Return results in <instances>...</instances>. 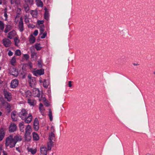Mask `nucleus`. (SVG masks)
I'll return each instance as SVG.
<instances>
[{"label":"nucleus","instance_id":"nucleus-35","mask_svg":"<svg viewBox=\"0 0 155 155\" xmlns=\"http://www.w3.org/2000/svg\"><path fill=\"white\" fill-rule=\"evenodd\" d=\"M24 8L26 12H27L29 10V7L28 4H25L24 6Z\"/></svg>","mask_w":155,"mask_h":155},{"label":"nucleus","instance_id":"nucleus-59","mask_svg":"<svg viewBox=\"0 0 155 155\" xmlns=\"http://www.w3.org/2000/svg\"><path fill=\"white\" fill-rule=\"evenodd\" d=\"M38 92L36 95V96L38 97H40V94L39 92V91L38 90Z\"/></svg>","mask_w":155,"mask_h":155},{"label":"nucleus","instance_id":"nucleus-60","mask_svg":"<svg viewBox=\"0 0 155 155\" xmlns=\"http://www.w3.org/2000/svg\"><path fill=\"white\" fill-rule=\"evenodd\" d=\"M34 27H35V26L33 24H31V25H29L28 26V27L29 28H33Z\"/></svg>","mask_w":155,"mask_h":155},{"label":"nucleus","instance_id":"nucleus-12","mask_svg":"<svg viewBox=\"0 0 155 155\" xmlns=\"http://www.w3.org/2000/svg\"><path fill=\"white\" fill-rule=\"evenodd\" d=\"M10 74L15 77H17L18 75V71L15 68H12L10 71Z\"/></svg>","mask_w":155,"mask_h":155},{"label":"nucleus","instance_id":"nucleus-31","mask_svg":"<svg viewBox=\"0 0 155 155\" xmlns=\"http://www.w3.org/2000/svg\"><path fill=\"white\" fill-rule=\"evenodd\" d=\"M53 142H49L48 143V150H51L53 146Z\"/></svg>","mask_w":155,"mask_h":155},{"label":"nucleus","instance_id":"nucleus-32","mask_svg":"<svg viewBox=\"0 0 155 155\" xmlns=\"http://www.w3.org/2000/svg\"><path fill=\"white\" fill-rule=\"evenodd\" d=\"M5 28V24L3 21L0 20V29L3 31Z\"/></svg>","mask_w":155,"mask_h":155},{"label":"nucleus","instance_id":"nucleus-41","mask_svg":"<svg viewBox=\"0 0 155 155\" xmlns=\"http://www.w3.org/2000/svg\"><path fill=\"white\" fill-rule=\"evenodd\" d=\"M25 2L26 3H28L31 5L33 4V0H25Z\"/></svg>","mask_w":155,"mask_h":155},{"label":"nucleus","instance_id":"nucleus-46","mask_svg":"<svg viewBox=\"0 0 155 155\" xmlns=\"http://www.w3.org/2000/svg\"><path fill=\"white\" fill-rule=\"evenodd\" d=\"M44 23L43 20H38L37 21V23L38 25L43 24Z\"/></svg>","mask_w":155,"mask_h":155},{"label":"nucleus","instance_id":"nucleus-23","mask_svg":"<svg viewBox=\"0 0 155 155\" xmlns=\"http://www.w3.org/2000/svg\"><path fill=\"white\" fill-rule=\"evenodd\" d=\"M14 31H12L10 32L8 34V37L10 39L12 38L15 35Z\"/></svg>","mask_w":155,"mask_h":155},{"label":"nucleus","instance_id":"nucleus-34","mask_svg":"<svg viewBox=\"0 0 155 155\" xmlns=\"http://www.w3.org/2000/svg\"><path fill=\"white\" fill-rule=\"evenodd\" d=\"M45 26L44 25H41L40 28V34H42L44 31Z\"/></svg>","mask_w":155,"mask_h":155},{"label":"nucleus","instance_id":"nucleus-25","mask_svg":"<svg viewBox=\"0 0 155 155\" xmlns=\"http://www.w3.org/2000/svg\"><path fill=\"white\" fill-rule=\"evenodd\" d=\"M11 26L10 25H6V27L4 31L5 33H7L11 29Z\"/></svg>","mask_w":155,"mask_h":155},{"label":"nucleus","instance_id":"nucleus-43","mask_svg":"<svg viewBox=\"0 0 155 155\" xmlns=\"http://www.w3.org/2000/svg\"><path fill=\"white\" fill-rule=\"evenodd\" d=\"M21 9L20 8H17L16 14L18 15H21Z\"/></svg>","mask_w":155,"mask_h":155},{"label":"nucleus","instance_id":"nucleus-21","mask_svg":"<svg viewBox=\"0 0 155 155\" xmlns=\"http://www.w3.org/2000/svg\"><path fill=\"white\" fill-rule=\"evenodd\" d=\"M35 37L32 35H31L29 39V41L30 44H32L35 43Z\"/></svg>","mask_w":155,"mask_h":155},{"label":"nucleus","instance_id":"nucleus-20","mask_svg":"<svg viewBox=\"0 0 155 155\" xmlns=\"http://www.w3.org/2000/svg\"><path fill=\"white\" fill-rule=\"evenodd\" d=\"M54 134L51 132L49 135L48 139L49 140V142H53L52 140H54Z\"/></svg>","mask_w":155,"mask_h":155},{"label":"nucleus","instance_id":"nucleus-15","mask_svg":"<svg viewBox=\"0 0 155 155\" xmlns=\"http://www.w3.org/2000/svg\"><path fill=\"white\" fill-rule=\"evenodd\" d=\"M16 112L13 111L11 113V118L13 121H16L17 120V118L16 117Z\"/></svg>","mask_w":155,"mask_h":155},{"label":"nucleus","instance_id":"nucleus-55","mask_svg":"<svg viewBox=\"0 0 155 155\" xmlns=\"http://www.w3.org/2000/svg\"><path fill=\"white\" fill-rule=\"evenodd\" d=\"M22 68L23 71H24L25 72H26V68L24 65L22 66Z\"/></svg>","mask_w":155,"mask_h":155},{"label":"nucleus","instance_id":"nucleus-58","mask_svg":"<svg viewBox=\"0 0 155 155\" xmlns=\"http://www.w3.org/2000/svg\"><path fill=\"white\" fill-rule=\"evenodd\" d=\"M1 101V103H2V105H4V104H5V103H6V102H7L5 101L4 99L2 100Z\"/></svg>","mask_w":155,"mask_h":155},{"label":"nucleus","instance_id":"nucleus-28","mask_svg":"<svg viewBox=\"0 0 155 155\" xmlns=\"http://www.w3.org/2000/svg\"><path fill=\"white\" fill-rule=\"evenodd\" d=\"M31 129V127L29 125H27L25 129V132L28 133H31L30 130Z\"/></svg>","mask_w":155,"mask_h":155},{"label":"nucleus","instance_id":"nucleus-48","mask_svg":"<svg viewBox=\"0 0 155 155\" xmlns=\"http://www.w3.org/2000/svg\"><path fill=\"white\" fill-rule=\"evenodd\" d=\"M45 105L46 107H48L49 106V104L48 103V102L47 100L45 101Z\"/></svg>","mask_w":155,"mask_h":155},{"label":"nucleus","instance_id":"nucleus-63","mask_svg":"<svg viewBox=\"0 0 155 155\" xmlns=\"http://www.w3.org/2000/svg\"><path fill=\"white\" fill-rule=\"evenodd\" d=\"M20 15H18V14H16V16L15 17V18H17L19 17Z\"/></svg>","mask_w":155,"mask_h":155},{"label":"nucleus","instance_id":"nucleus-8","mask_svg":"<svg viewBox=\"0 0 155 155\" xmlns=\"http://www.w3.org/2000/svg\"><path fill=\"white\" fill-rule=\"evenodd\" d=\"M39 121L37 118H35L33 122V128L35 130L38 131L39 129Z\"/></svg>","mask_w":155,"mask_h":155},{"label":"nucleus","instance_id":"nucleus-45","mask_svg":"<svg viewBox=\"0 0 155 155\" xmlns=\"http://www.w3.org/2000/svg\"><path fill=\"white\" fill-rule=\"evenodd\" d=\"M30 151L32 154H34L36 153L37 150L36 149H31L30 150Z\"/></svg>","mask_w":155,"mask_h":155},{"label":"nucleus","instance_id":"nucleus-47","mask_svg":"<svg viewBox=\"0 0 155 155\" xmlns=\"http://www.w3.org/2000/svg\"><path fill=\"white\" fill-rule=\"evenodd\" d=\"M38 31L37 30H35L34 31L33 33L34 35L35 36L37 35H38Z\"/></svg>","mask_w":155,"mask_h":155},{"label":"nucleus","instance_id":"nucleus-36","mask_svg":"<svg viewBox=\"0 0 155 155\" xmlns=\"http://www.w3.org/2000/svg\"><path fill=\"white\" fill-rule=\"evenodd\" d=\"M14 41L15 42V46L18 45V44L19 43L20 41L18 38L16 37L14 39Z\"/></svg>","mask_w":155,"mask_h":155},{"label":"nucleus","instance_id":"nucleus-57","mask_svg":"<svg viewBox=\"0 0 155 155\" xmlns=\"http://www.w3.org/2000/svg\"><path fill=\"white\" fill-rule=\"evenodd\" d=\"M25 21L26 23H27L29 21V20L28 18H27L26 16H25Z\"/></svg>","mask_w":155,"mask_h":155},{"label":"nucleus","instance_id":"nucleus-56","mask_svg":"<svg viewBox=\"0 0 155 155\" xmlns=\"http://www.w3.org/2000/svg\"><path fill=\"white\" fill-rule=\"evenodd\" d=\"M71 83L72 81H70L68 82V86L70 87H71L72 86Z\"/></svg>","mask_w":155,"mask_h":155},{"label":"nucleus","instance_id":"nucleus-33","mask_svg":"<svg viewBox=\"0 0 155 155\" xmlns=\"http://www.w3.org/2000/svg\"><path fill=\"white\" fill-rule=\"evenodd\" d=\"M27 102L31 106L34 105V102L33 100H32L29 98L28 99Z\"/></svg>","mask_w":155,"mask_h":155},{"label":"nucleus","instance_id":"nucleus-40","mask_svg":"<svg viewBox=\"0 0 155 155\" xmlns=\"http://www.w3.org/2000/svg\"><path fill=\"white\" fill-rule=\"evenodd\" d=\"M21 54V52L20 50L17 49L15 52V54L16 56H20Z\"/></svg>","mask_w":155,"mask_h":155},{"label":"nucleus","instance_id":"nucleus-37","mask_svg":"<svg viewBox=\"0 0 155 155\" xmlns=\"http://www.w3.org/2000/svg\"><path fill=\"white\" fill-rule=\"evenodd\" d=\"M48 116L49 117L50 120L51 121L53 120L52 114L51 109H49Z\"/></svg>","mask_w":155,"mask_h":155},{"label":"nucleus","instance_id":"nucleus-26","mask_svg":"<svg viewBox=\"0 0 155 155\" xmlns=\"http://www.w3.org/2000/svg\"><path fill=\"white\" fill-rule=\"evenodd\" d=\"M31 14L33 17L36 18L38 15V12L36 11L32 10L31 12Z\"/></svg>","mask_w":155,"mask_h":155},{"label":"nucleus","instance_id":"nucleus-30","mask_svg":"<svg viewBox=\"0 0 155 155\" xmlns=\"http://www.w3.org/2000/svg\"><path fill=\"white\" fill-rule=\"evenodd\" d=\"M6 108H7V111L8 113H9L11 111V107L10 104L8 102H6Z\"/></svg>","mask_w":155,"mask_h":155},{"label":"nucleus","instance_id":"nucleus-52","mask_svg":"<svg viewBox=\"0 0 155 155\" xmlns=\"http://www.w3.org/2000/svg\"><path fill=\"white\" fill-rule=\"evenodd\" d=\"M8 55L9 56H12L13 54V53L11 51H9L8 53Z\"/></svg>","mask_w":155,"mask_h":155},{"label":"nucleus","instance_id":"nucleus-42","mask_svg":"<svg viewBox=\"0 0 155 155\" xmlns=\"http://www.w3.org/2000/svg\"><path fill=\"white\" fill-rule=\"evenodd\" d=\"M23 57L25 58L26 61L28 60L29 58V56L28 54H25L23 55Z\"/></svg>","mask_w":155,"mask_h":155},{"label":"nucleus","instance_id":"nucleus-61","mask_svg":"<svg viewBox=\"0 0 155 155\" xmlns=\"http://www.w3.org/2000/svg\"><path fill=\"white\" fill-rule=\"evenodd\" d=\"M16 150L18 151L19 152V153H20L21 152V150H20V149H19V147H16Z\"/></svg>","mask_w":155,"mask_h":155},{"label":"nucleus","instance_id":"nucleus-9","mask_svg":"<svg viewBox=\"0 0 155 155\" xmlns=\"http://www.w3.org/2000/svg\"><path fill=\"white\" fill-rule=\"evenodd\" d=\"M2 41L3 44L5 47H8L11 45V41L8 39L5 38L3 39Z\"/></svg>","mask_w":155,"mask_h":155},{"label":"nucleus","instance_id":"nucleus-7","mask_svg":"<svg viewBox=\"0 0 155 155\" xmlns=\"http://www.w3.org/2000/svg\"><path fill=\"white\" fill-rule=\"evenodd\" d=\"M18 81L17 79L12 80L11 83V87L12 88H15L18 84Z\"/></svg>","mask_w":155,"mask_h":155},{"label":"nucleus","instance_id":"nucleus-16","mask_svg":"<svg viewBox=\"0 0 155 155\" xmlns=\"http://www.w3.org/2000/svg\"><path fill=\"white\" fill-rule=\"evenodd\" d=\"M24 122H22L19 124V128L20 131L22 132H23L24 131Z\"/></svg>","mask_w":155,"mask_h":155},{"label":"nucleus","instance_id":"nucleus-50","mask_svg":"<svg viewBox=\"0 0 155 155\" xmlns=\"http://www.w3.org/2000/svg\"><path fill=\"white\" fill-rule=\"evenodd\" d=\"M38 64L40 68H41L42 67V63L40 61H38Z\"/></svg>","mask_w":155,"mask_h":155},{"label":"nucleus","instance_id":"nucleus-19","mask_svg":"<svg viewBox=\"0 0 155 155\" xmlns=\"http://www.w3.org/2000/svg\"><path fill=\"white\" fill-rule=\"evenodd\" d=\"M5 133L3 129L2 128L0 131V141H2L5 136Z\"/></svg>","mask_w":155,"mask_h":155},{"label":"nucleus","instance_id":"nucleus-27","mask_svg":"<svg viewBox=\"0 0 155 155\" xmlns=\"http://www.w3.org/2000/svg\"><path fill=\"white\" fill-rule=\"evenodd\" d=\"M35 48L37 51L40 50L42 48L40 43H36L35 44Z\"/></svg>","mask_w":155,"mask_h":155},{"label":"nucleus","instance_id":"nucleus-6","mask_svg":"<svg viewBox=\"0 0 155 155\" xmlns=\"http://www.w3.org/2000/svg\"><path fill=\"white\" fill-rule=\"evenodd\" d=\"M3 93L5 98L7 99L8 101H10L12 98L11 93L5 90L4 91Z\"/></svg>","mask_w":155,"mask_h":155},{"label":"nucleus","instance_id":"nucleus-38","mask_svg":"<svg viewBox=\"0 0 155 155\" xmlns=\"http://www.w3.org/2000/svg\"><path fill=\"white\" fill-rule=\"evenodd\" d=\"M31 57L32 58H36L37 57V53L35 52H31Z\"/></svg>","mask_w":155,"mask_h":155},{"label":"nucleus","instance_id":"nucleus-10","mask_svg":"<svg viewBox=\"0 0 155 155\" xmlns=\"http://www.w3.org/2000/svg\"><path fill=\"white\" fill-rule=\"evenodd\" d=\"M44 74V70L42 68L35 71H33L34 74L36 76H38V75L40 76L43 75Z\"/></svg>","mask_w":155,"mask_h":155},{"label":"nucleus","instance_id":"nucleus-4","mask_svg":"<svg viewBox=\"0 0 155 155\" xmlns=\"http://www.w3.org/2000/svg\"><path fill=\"white\" fill-rule=\"evenodd\" d=\"M17 129L16 125L14 123H11L8 127V131L10 133L14 132Z\"/></svg>","mask_w":155,"mask_h":155},{"label":"nucleus","instance_id":"nucleus-54","mask_svg":"<svg viewBox=\"0 0 155 155\" xmlns=\"http://www.w3.org/2000/svg\"><path fill=\"white\" fill-rule=\"evenodd\" d=\"M14 2H15V3L16 4H18V3L17 2V1H15L14 2V0H11V4H13L14 3Z\"/></svg>","mask_w":155,"mask_h":155},{"label":"nucleus","instance_id":"nucleus-13","mask_svg":"<svg viewBox=\"0 0 155 155\" xmlns=\"http://www.w3.org/2000/svg\"><path fill=\"white\" fill-rule=\"evenodd\" d=\"M25 140L27 141H29L31 139V133H25L24 135Z\"/></svg>","mask_w":155,"mask_h":155},{"label":"nucleus","instance_id":"nucleus-24","mask_svg":"<svg viewBox=\"0 0 155 155\" xmlns=\"http://www.w3.org/2000/svg\"><path fill=\"white\" fill-rule=\"evenodd\" d=\"M36 2L38 7H43V3L41 0H36Z\"/></svg>","mask_w":155,"mask_h":155},{"label":"nucleus","instance_id":"nucleus-18","mask_svg":"<svg viewBox=\"0 0 155 155\" xmlns=\"http://www.w3.org/2000/svg\"><path fill=\"white\" fill-rule=\"evenodd\" d=\"M31 96V93L29 90H27L25 92L24 94V96L29 99L30 98Z\"/></svg>","mask_w":155,"mask_h":155},{"label":"nucleus","instance_id":"nucleus-64","mask_svg":"<svg viewBox=\"0 0 155 155\" xmlns=\"http://www.w3.org/2000/svg\"><path fill=\"white\" fill-rule=\"evenodd\" d=\"M2 80H0V84H2Z\"/></svg>","mask_w":155,"mask_h":155},{"label":"nucleus","instance_id":"nucleus-14","mask_svg":"<svg viewBox=\"0 0 155 155\" xmlns=\"http://www.w3.org/2000/svg\"><path fill=\"white\" fill-rule=\"evenodd\" d=\"M32 137L33 140L34 141H38L39 139L38 135L35 132H33L32 133Z\"/></svg>","mask_w":155,"mask_h":155},{"label":"nucleus","instance_id":"nucleus-49","mask_svg":"<svg viewBox=\"0 0 155 155\" xmlns=\"http://www.w3.org/2000/svg\"><path fill=\"white\" fill-rule=\"evenodd\" d=\"M4 16L5 18V20H6L8 18V15L6 11L4 12Z\"/></svg>","mask_w":155,"mask_h":155},{"label":"nucleus","instance_id":"nucleus-1","mask_svg":"<svg viewBox=\"0 0 155 155\" xmlns=\"http://www.w3.org/2000/svg\"><path fill=\"white\" fill-rule=\"evenodd\" d=\"M21 136L16 135L13 137V135L11 134L6 138L5 145L6 147L9 146L10 148H12L15 146L17 142L21 141Z\"/></svg>","mask_w":155,"mask_h":155},{"label":"nucleus","instance_id":"nucleus-17","mask_svg":"<svg viewBox=\"0 0 155 155\" xmlns=\"http://www.w3.org/2000/svg\"><path fill=\"white\" fill-rule=\"evenodd\" d=\"M45 10V12L44 15V18L47 20H48L49 19V13L48 11V10L46 8H45L44 9Z\"/></svg>","mask_w":155,"mask_h":155},{"label":"nucleus","instance_id":"nucleus-51","mask_svg":"<svg viewBox=\"0 0 155 155\" xmlns=\"http://www.w3.org/2000/svg\"><path fill=\"white\" fill-rule=\"evenodd\" d=\"M43 107V104L42 103H40L39 104V109L40 111L41 110H42L41 108H42Z\"/></svg>","mask_w":155,"mask_h":155},{"label":"nucleus","instance_id":"nucleus-39","mask_svg":"<svg viewBox=\"0 0 155 155\" xmlns=\"http://www.w3.org/2000/svg\"><path fill=\"white\" fill-rule=\"evenodd\" d=\"M21 76L22 78L24 79L26 78V72H25L24 71H22L21 73Z\"/></svg>","mask_w":155,"mask_h":155},{"label":"nucleus","instance_id":"nucleus-62","mask_svg":"<svg viewBox=\"0 0 155 155\" xmlns=\"http://www.w3.org/2000/svg\"><path fill=\"white\" fill-rule=\"evenodd\" d=\"M2 150V147L0 146V155H1Z\"/></svg>","mask_w":155,"mask_h":155},{"label":"nucleus","instance_id":"nucleus-2","mask_svg":"<svg viewBox=\"0 0 155 155\" xmlns=\"http://www.w3.org/2000/svg\"><path fill=\"white\" fill-rule=\"evenodd\" d=\"M28 112L25 109H22L21 111L19 112V116L23 120H24L25 122L26 123H30L32 118V115L30 114L28 116Z\"/></svg>","mask_w":155,"mask_h":155},{"label":"nucleus","instance_id":"nucleus-29","mask_svg":"<svg viewBox=\"0 0 155 155\" xmlns=\"http://www.w3.org/2000/svg\"><path fill=\"white\" fill-rule=\"evenodd\" d=\"M16 62V61L15 57V56H14L12 58L10 61V63L12 65L14 66Z\"/></svg>","mask_w":155,"mask_h":155},{"label":"nucleus","instance_id":"nucleus-22","mask_svg":"<svg viewBox=\"0 0 155 155\" xmlns=\"http://www.w3.org/2000/svg\"><path fill=\"white\" fill-rule=\"evenodd\" d=\"M49 84V81H47L46 79H44L43 83V86L45 88H48V85Z\"/></svg>","mask_w":155,"mask_h":155},{"label":"nucleus","instance_id":"nucleus-5","mask_svg":"<svg viewBox=\"0 0 155 155\" xmlns=\"http://www.w3.org/2000/svg\"><path fill=\"white\" fill-rule=\"evenodd\" d=\"M18 28L19 31L21 32H22L24 30L23 18L22 17L20 18L18 24Z\"/></svg>","mask_w":155,"mask_h":155},{"label":"nucleus","instance_id":"nucleus-44","mask_svg":"<svg viewBox=\"0 0 155 155\" xmlns=\"http://www.w3.org/2000/svg\"><path fill=\"white\" fill-rule=\"evenodd\" d=\"M42 35L41 36V39H43L45 38L47 35V33L46 31L45 32L42 34Z\"/></svg>","mask_w":155,"mask_h":155},{"label":"nucleus","instance_id":"nucleus-53","mask_svg":"<svg viewBox=\"0 0 155 155\" xmlns=\"http://www.w3.org/2000/svg\"><path fill=\"white\" fill-rule=\"evenodd\" d=\"M28 66L30 68H32V63L31 62H29L28 64Z\"/></svg>","mask_w":155,"mask_h":155},{"label":"nucleus","instance_id":"nucleus-3","mask_svg":"<svg viewBox=\"0 0 155 155\" xmlns=\"http://www.w3.org/2000/svg\"><path fill=\"white\" fill-rule=\"evenodd\" d=\"M28 77V78L29 79V86L32 87L35 85L36 84V78L35 77H32L31 74H29Z\"/></svg>","mask_w":155,"mask_h":155},{"label":"nucleus","instance_id":"nucleus-11","mask_svg":"<svg viewBox=\"0 0 155 155\" xmlns=\"http://www.w3.org/2000/svg\"><path fill=\"white\" fill-rule=\"evenodd\" d=\"M40 155H47V149L46 147L45 146L41 147L40 148Z\"/></svg>","mask_w":155,"mask_h":155}]
</instances>
